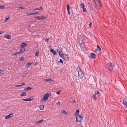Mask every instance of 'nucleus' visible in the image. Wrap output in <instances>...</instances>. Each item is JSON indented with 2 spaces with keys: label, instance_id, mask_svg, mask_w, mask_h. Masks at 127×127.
Segmentation results:
<instances>
[{
  "label": "nucleus",
  "instance_id": "f257e3e1",
  "mask_svg": "<svg viewBox=\"0 0 127 127\" xmlns=\"http://www.w3.org/2000/svg\"><path fill=\"white\" fill-rule=\"evenodd\" d=\"M83 117H82L80 115H77L76 118V121L78 122H80L83 119Z\"/></svg>",
  "mask_w": 127,
  "mask_h": 127
},
{
  "label": "nucleus",
  "instance_id": "f03ea898",
  "mask_svg": "<svg viewBox=\"0 0 127 127\" xmlns=\"http://www.w3.org/2000/svg\"><path fill=\"white\" fill-rule=\"evenodd\" d=\"M100 95L99 92L97 91L96 93L94 94L93 95V98L96 101L97 99V97L98 96H99Z\"/></svg>",
  "mask_w": 127,
  "mask_h": 127
},
{
  "label": "nucleus",
  "instance_id": "7ed1b4c3",
  "mask_svg": "<svg viewBox=\"0 0 127 127\" xmlns=\"http://www.w3.org/2000/svg\"><path fill=\"white\" fill-rule=\"evenodd\" d=\"M49 97V95L48 93L45 94L43 96V98L41 99V101H42L43 100L45 101H46L48 98Z\"/></svg>",
  "mask_w": 127,
  "mask_h": 127
},
{
  "label": "nucleus",
  "instance_id": "20e7f679",
  "mask_svg": "<svg viewBox=\"0 0 127 127\" xmlns=\"http://www.w3.org/2000/svg\"><path fill=\"white\" fill-rule=\"evenodd\" d=\"M115 65V63L113 62L112 63L109 64L108 65L109 66V71H110L111 69H113V67Z\"/></svg>",
  "mask_w": 127,
  "mask_h": 127
},
{
  "label": "nucleus",
  "instance_id": "39448f33",
  "mask_svg": "<svg viewBox=\"0 0 127 127\" xmlns=\"http://www.w3.org/2000/svg\"><path fill=\"white\" fill-rule=\"evenodd\" d=\"M78 74L79 77L81 79H82L84 76V73L82 72V71L79 72Z\"/></svg>",
  "mask_w": 127,
  "mask_h": 127
},
{
  "label": "nucleus",
  "instance_id": "423d86ee",
  "mask_svg": "<svg viewBox=\"0 0 127 127\" xmlns=\"http://www.w3.org/2000/svg\"><path fill=\"white\" fill-rule=\"evenodd\" d=\"M13 113H11V114H10L8 115L5 116V119H7L9 118H10L11 117H13Z\"/></svg>",
  "mask_w": 127,
  "mask_h": 127
},
{
  "label": "nucleus",
  "instance_id": "0eeeda50",
  "mask_svg": "<svg viewBox=\"0 0 127 127\" xmlns=\"http://www.w3.org/2000/svg\"><path fill=\"white\" fill-rule=\"evenodd\" d=\"M25 51V48L23 46H21V48L20 49L19 52H20V53H21Z\"/></svg>",
  "mask_w": 127,
  "mask_h": 127
},
{
  "label": "nucleus",
  "instance_id": "6e6552de",
  "mask_svg": "<svg viewBox=\"0 0 127 127\" xmlns=\"http://www.w3.org/2000/svg\"><path fill=\"white\" fill-rule=\"evenodd\" d=\"M90 56L91 58L94 59L96 57V55L93 53L91 54Z\"/></svg>",
  "mask_w": 127,
  "mask_h": 127
},
{
  "label": "nucleus",
  "instance_id": "1a4fd4ad",
  "mask_svg": "<svg viewBox=\"0 0 127 127\" xmlns=\"http://www.w3.org/2000/svg\"><path fill=\"white\" fill-rule=\"evenodd\" d=\"M62 49L61 48V47H58L57 49V50L58 52H59V55H60V52H61V51H62Z\"/></svg>",
  "mask_w": 127,
  "mask_h": 127
},
{
  "label": "nucleus",
  "instance_id": "9d476101",
  "mask_svg": "<svg viewBox=\"0 0 127 127\" xmlns=\"http://www.w3.org/2000/svg\"><path fill=\"white\" fill-rule=\"evenodd\" d=\"M127 98H125L124 99L123 101V104L124 105H125L126 106H127Z\"/></svg>",
  "mask_w": 127,
  "mask_h": 127
},
{
  "label": "nucleus",
  "instance_id": "9b49d317",
  "mask_svg": "<svg viewBox=\"0 0 127 127\" xmlns=\"http://www.w3.org/2000/svg\"><path fill=\"white\" fill-rule=\"evenodd\" d=\"M4 37L6 38L7 39H11V36L8 34H6L5 35Z\"/></svg>",
  "mask_w": 127,
  "mask_h": 127
},
{
  "label": "nucleus",
  "instance_id": "f8f14e48",
  "mask_svg": "<svg viewBox=\"0 0 127 127\" xmlns=\"http://www.w3.org/2000/svg\"><path fill=\"white\" fill-rule=\"evenodd\" d=\"M67 12L68 13L69 15H70V10H69V9H70V7L69 5L68 4L67 5Z\"/></svg>",
  "mask_w": 127,
  "mask_h": 127
},
{
  "label": "nucleus",
  "instance_id": "ddd939ff",
  "mask_svg": "<svg viewBox=\"0 0 127 127\" xmlns=\"http://www.w3.org/2000/svg\"><path fill=\"white\" fill-rule=\"evenodd\" d=\"M68 55H65V56H64V58H62L64 60H68Z\"/></svg>",
  "mask_w": 127,
  "mask_h": 127
},
{
  "label": "nucleus",
  "instance_id": "4468645a",
  "mask_svg": "<svg viewBox=\"0 0 127 127\" xmlns=\"http://www.w3.org/2000/svg\"><path fill=\"white\" fill-rule=\"evenodd\" d=\"M60 56L62 57V58H64V56L65 54L63 53L62 51H61L60 52Z\"/></svg>",
  "mask_w": 127,
  "mask_h": 127
},
{
  "label": "nucleus",
  "instance_id": "2eb2a0df",
  "mask_svg": "<svg viewBox=\"0 0 127 127\" xmlns=\"http://www.w3.org/2000/svg\"><path fill=\"white\" fill-rule=\"evenodd\" d=\"M32 100V99H31V97L30 98H29L28 99H24V98L22 99V100H23L24 101H30Z\"/></svg>",
  "mask_w": 127,
  "mask_h": 127
},
{
  "label": "nucleus",
  "instance_id": "dca6fc26",
  "mask_svg": "<svg viewBox=\"0 0 127 127\" xmlns=\"http://www.w3.org/2000/svg\"><path fill=\"white\" fill-rule=\"evenodd\" d=\"M50 52L53 53V55H55L57 53V52L55 51H54L53 49L52 48L50 49Z\"/></svg>",
  "mask_w": 127,
  "mask_h": 127
},
{
  "label": "nucleus",
  "instance_id": "f3484780",
  "mask_svg": "<svg viewBox=\"0 0 127 127\" xmlns=\"http://www.w3.org/2000/svg\"><path fill=\"white\" fill-rule=\"evenodd\" d=\"M76 70L78 72V73H79V72L82 71L80 69L79 66L78 65V66L76 68Z\"/></svg>",
  "mask_w": 127,
  "mask_h": 127
},
{
  "label": "nucleus",
  "instance_id": "a211bd4d",
  "mask_svg": "<svg viewBox=\"0 0 127 127\" xmlns=\"http://www.w3.org/2000/svg\"><path fill=\"white\" fill-rule=\"evenodd\" d=\"M27 94L26 92H24L23 93H21L20 96H25Z\"/></svg>",
  "mask_w": 127,
  "mask_h": 127
},
{
  "label": "nucleus",
  "instance_id": "6ab92c4d",
  "mask_svg": "<svg viewBox=\"0 0 127 127\" xmlns=\"http://www.w3.org/2000/svg\"><path fill=\"white\" fill-rule=\"evenodd\" d=\"M97 49H96L95 51V53H96V51H100L101 50V49L99 46L97 45Z\"/></svg>",
  "mask_w": 127,
  "mask_h": 127
},
{
  "label": "nucleus",
  "instance_id": "aec40b11",
  "mask_svg": "<svg viewBox=\"0 0 127 127\" xmlns=\"http://www.w3.org/2000/svg\"><path fill=\"white\" fill-rule=\"evenodd\" d=\"M31 89H32V88L31 87H29L27 88H25L24 90L25 91H27V90H29Z\"/></svg>",
  "mask_w": 127,
  "mask_h": 127
},
{
  "label": "nucleus",
  "instance_id": "412c9836",
  "mask_svg": "<svg viewBox=\"0 0 127 127\" xmlns=\"http://www.w3.org/2000/svg\"><path fill=\"white\" fill-rule=\"evenodd\" d=\"M44 121V120L42 119L39 121H38L35 122V123L37 124H39L43 122Z\"/></svg>",
  "mask_w": 127,
  "mask_h": 127
},
{
  "label": "nucleus",
  "instance_id": "4be33fe9",
  "mask_svg": "<svg viewBox=\"0 0 127 127\" xmlns=\"http://www.w3.org/2000/svg\"><path fill=\"white\" fill-rule=\"evenodd\" d=\"M35 19V20L38 19V20H39L40 19H41V16H36L35 17H34Z\"/></svg>",
  "mask_w": 127,
  "mask_h": 127
},
{
  "label": "nucleus",
  "instance_id": "5701e85b",
  "mask_svg": "<svg viewBox=\"0 0 127 127\" xmlns=\"http://www.w3.org/2000/svg\"><path fill=\"white\" fill-rule=\"evenodd\" d=\"M32 63V62H30L27 64H26V66L27 67L29 66V65L31 64Z\"/></svg>",
  "mask_w": 127,
  "mask_h": 127
},
{
  "label": "nucleus",
  "instance_id": "b1692460",
  "mask_svg": "<svg viewBox=\"0 0 127 127\" xmlns=\"http://www.w3.org/2000/svg\"><path fill=\"white\" fill-rule=\"evenodd\" d=\"M44 106L42 105H40L39 106V108L40 110H43L44 108Z\"/></svg>",
  "mask_w": 127,
  "mask_h": 127
},
{
  "label": "nucleus",
  "instance_id": "393cba45",
  "mask_svg": "<svg viewBox=\"0 0 127 127\" xmlns=\"http://www.w3.org/2000/svg\"><path fill=\"white\" fill-rule=\"evenodd\" d=\"M52 80V78H49L48 79H45L44 81H51Z\"/></svg>",
  "mask_w": 127,
  "mask_h": 127
},
{
  "label": "nucleus",
  "instance_id": "a878e982",
  "mask_svg": "<svg viewBox=\"0 0 127 127\" xmlns=\"http://www.w3.org/2000/svg\"><path fill=\"white\" fill-rule=\"evenodd\" d=\"M23 46V47H26L27 46V45L25 43H22V45L21 46Z\"/></svg>",
  "mask_w": 127,
  "mask_h": 127
},
{
  "label": "nucleus",
  "instance_id": "bb28decb",
  "mask_svg": "<svg viewBox=\"0 0 127 127\" xmlns=\"http://www.w3.org/2000/svg\"><path fill=\"white\" fill-rule=\"evenodd\" d=\"M81 7V8H82L85 7L84 6V5L83 3H81L80 4Z\"/></svg>",
  "mask_w": 127,
  "mask_h": 127
},
{
  "label": "nucleus",
  "instance_id": "cd10ccee",
  "mask_svg": "<svg viewBox=\"0 0 127 127\" xmlns=\"http://www.w3.org/2000/svg\"><path fill=\"white\" fill-rule=\"evenodd\" d=\"M62 113L64 114H68V113L67 112L63 110L62 112Z\"/></svg>",
  "mask_w": 127,
  "mask_h": 127
},
{
  "label": "nucleus",
  "instance_id": "c85d7f7f",
  "mask_svg": "<svg viewBox=\"0 0 127 127\" xmlns=\"http://www.w3.org/2000/svg\"><path fill=\"white\" fill-rule=\"evenodd\" d=\"M94 4H95V5H94L95 6V8H96V9H97V7H98V6H97V4H96V2L95 1V0H94Z\"/></svg>",
  "mask_w": 127,
  "mask_h": 127
},
{
  "label": "nucleus",
  "instance_id": "c756f323",
  "mask_svg": "<svg viewBox=\"0 0 127 127\" xmlns=\"http://www.w3.org/2000/svg\"><path fill=\"white\" fill-rule=\"evenodd\" d=\"M0 73L1 74H4V70H0Z\"/></svg>",
  "mask_w": 127,
  "mask_h": 127
},
{
  "label": "nucleus",
  "instance_id": "7c9ffc66",
  "mask_svg": "<svg viewBox=\"0 0 127 127\" xmlns=\"http://www.w3.org/2000/svg\"><path fill=\"white\" fill-rule=\"evenodd\" d=\"M39 53L38 51L37 52L35 53V55L37 57H38L39 56Z\"/></svg>",
  "mask_w": 127,
  "mask_h": 127
},
{
  "label": "nucleus",
  "instance_id": "2f4dec72",
  "mask_svg": "<svg viewBox=\"0 0 127 127\" xmlns=\"http://www.w3.org/2000/svg\"><path fill=\"white\" fill-rule=\"evenodd\" d=\"M25 60V58H24V57H21V58L20 59H19V60L20 61H23L24 60Z\"/></svg>",
  "mask_w": 127,
  "mask_h": 127
},
{
  "label": "nucleus",
  "instance_id": "473e14b6",
  "mask_svg": "<svg viewBox=\"0 0 127 127\" xmlns=\"http://www.w3.org/2000/svg\"><path fill=\"white\" fill-rule=\"evenodd\" d=\"M20 54V52H16V53H14L12 55V56H13L14 55H15L18 54Z\"/></svg>",
  "mask_w": 127,
  "mask_h": 127
},
{
  "label": "nucleus",
  "instance_id": "72a5a7b5",
  "mask_svg": "<svg viewBox=\"0 0 127 127\" xmlns=\"http://www.w3.org/2000/svg\"><path fill=\"white\" fill-rule=\"evenodd\" d=\"M5 8V6L4 5H1L0 6V9H3Z\"/></svg>",
  "mask_w": 127,
  "mask_h": 127
},
{
  "label": "nucleus",
  "instance_id": "f704fd0d",
  "mask_svg": "<svg viewBox=\"0 0 127 127\" xmlns=\"http://www.w3.org/2000/svg\"><path fill=\"white\" fill-rule=\"evenodd\" d=\"M79 110L78 109L76 111V113H75V115H77L78 114V113L79 112Z\"/></svg>",
  "mask_w": 127,
  "mask_h": 127
},
{
  "label": "nucleus",
  "instance_id": "c9c22d12",
  "mask_svg": "<svg viewBox=\"0 0 127 127\" xmlns=\"http://www.w3.org/2000/svg\"><path fill=\"white\" fill-rule=\"evenodd\" d=\"M9 17H8V18H6L4 20V21L5 22H6L7 21V20H8L9 19Z\"/></svg>",
  "mask_w": 127,
  "mask_h": 127
},
{
  "label": "nucleus",
  "instance_id": "e433bc0d",
  "mask_svg": "<svg viewBox=\"0 0 127 127\" xmlns=\"http://www.w3.org/2000/svg\"><path fill=\"white\" fill-rule=\"evenodd\" d=\"M37 10H42L43 9V8L42 7H40L37 8Z\"/></svg>",
  "mask_w": 127,
  "mask_h": 127
},
{
  "label": "nucleus",
  "instance_id": "4c0bfd02",
  "mask_svg": "<svg viewBox=\"0 0 127 127\" xmlns=\"http://www.w3.org/2000/svg\"><path fill=\"white\" fill-rule=\"evenodd\" d=\"M83 8V11L84 12H87V10L86 9V8L85 7H84V8Z\"/></svg>",
  "mask_w": 127,
  "mask_h": 127
},
{
  "label": "nucleus",
  "instance_id": "58836bf2",
  "mask_svg": "<svg viewBox=\"0 0 127 127\" xmlns=\"http://www.w3.org/2000/svg\"><path fill=\"white\" fill-rule=\"evenodd\" d=\"M58 62L59 63H62V64H63V60H62L60 59V61H58Z\"/></svg>",
  "mask_w": 127,
  "mask_h": 127
},
{
  "label": "nucleus",
  "instance_id": "ea45409f",
  "mask_svg": "<svg viewBox=\"0 0 127 127\" xmlns=\"http://www.w3.org/2000/svg\"><path fill=\"white\" fill-rule=\"evenodd\" d=\"M35 14H37L38 15H39V13L38 12H36L35 13H33V15H35Z\"/></svg>",
  "mask_w": 127,
  "mask_h": 127
},
{
  "label": "nucleus",
  "instance_id": "a19ab883",
  "mask_svg": "<svg viewBox=\"0 0 127 127\" xmlns=\"http://www.w3.org/2000/svg\"><path fill=\"white\" fill-rule=\"evenodd\" d=\"M19 8H20V9H24L25 8V7H19Z\"/></svg>",
  "mask_w": 127,
  "mask_h": 127
},
{
  "label": "nucleus",
  "instance_id": "79ce46f5",
  "mask_svg": "<svg viewBox=\"0 0 127 127\" xmlns=\"http://www.w3.org/2000/svg\"><path fill=\"white\" fill-rule=\"evenodd\" d=\"M41 19H45V17L44 16H41Z\"/></svg>",
  "mask_w": 127,
  "mask_h": 127
},
{
  "label": "nucleus",
  "instance_id": "37998d69",
  "mask_svg": "<svg viewBox=\"0 0 127 127\" xmlns=\"http://www.w3.org/2000/svg\"><path fill=\"white\" fill-rule=\"evenodd\" d=\"M15 86L17 87L21 86V85H16Z\"/></svg>",
  "mask_w": 127,
  "mask_h": 127
},
{
  "label": "nucleus",
  "instance_id": "c03bdc74",
  "mask_svg": "<svg viewBox=\"0 0 127 127\" xmlns=\"http://www.w3.org/2000/svg\"><path fill=\"white\" fill-rule=\"evenodd\" d=\"M57 105H60L61 104L60 102L59 101V102L57 103Z\"/></svg>",
  "mask_w": 127,
  "mask_h": 127
},
{
  "label": "nucleus",
  "instance_id": "a18cd8bd",
  "mask_svg": "<svg viewBox=\"0 0 127 127\" xmlns=\"http://www.w3.org/2000/svg\"><path fill=\"white\" fill-rule=\"evenodd\" d=\"M27 14L29 15H33V13H27Z\"/></svg>",
  "mask_w": 127,
  "mask_h": 127
},
{
  "label": "nucleus",
  "instance_id": "49530a36",
  "mask_svg": "<svg viewBox=\"0 0 127 127\" xmlns=\"http://www.w3.org/2000/svg\"><path fill=\"white\" fill-rule=\"evenodd\" d=\"M60 91H59L58 92H57V94H60Z\"/></svg>",
  "mask_w": 127,
  "mask_h": 127
},
{
  "label": "nucleus",
  "instance_id": "de8ad7c7",
  "mask_svg": "<svg viewBox=\"0 0 127 127\" xmlns=\"http://www.w3.org/2000/svg\"><path fill=\"white\" fill-rule=\"evenodd\" d=\"M125 110L127 112V106H126L125 108Z\"/></svg>",
  "mask_w": 127,
  "mask_h": 127
},
{
  "label": "nucleus",
  "instance_id": "09e8293b",
  "mask_svg": "<svg viewBox=\"0 0 127 127\" xmlns=\"http://www.w3.org/2000/svg\"><path fill=\"white\" fill-rule=\"evenodd\" d=\"M3 31H1L0 32V34L3 33Z\"/></svg>",
  "mask_w": 127,
  "mask_h": 127
},
{
  "label": "nucleus",
  "instance_id": "8fccbe9b",
  "mask_svg": "<svg viewBox=\"0 0 127 127\" xmlns=\"http://www.w3.org/2000/svg\"><path fill=\"white\" fill-rule=\"evenodd\" d=\"M25 83H22L20 85L21 86H22L23 85H25Z\"/></svg>",
  "mask_w": 127,
  "mask_h": 127
},
{
  "label": "nucleus",
  "instance_id": "3c124183",
  "mask_svg": "<svg viewBox=\"0 0 127 127\" xmlns=\"http://www.w3.org/2000/svg\"><path fill=\"white\" fill-rule=\"evenodd\" d=\"M25 83H22L20 85L21 86H22L23 85H25Z\"/></svg>",
  "mask_w": 127,
  "mask_h": 127
},
{
  "label": "nucleus",
  "instance_id": "603ef678",
  "mask_svg": "<svg viewBox=\"0 0 127 127\" xmlns=\"http://www.w3.org/2000/svg\"><path fill=\"white\" fill-rule=\"evenodd\" d=\"M31 25H29L28 26V28H31Z\"/></svg>",
  "mask_w": 127,
  "mask_h": 127
},
{
  "label": "nucleus",
  "instance_id": "864d4df0",
  "mask_svg": "<svg viewBox=\"0 0 127 127\" xmlns=\"http://www.w3.org/2000/svg\"><path fill=\"white\" fill-rule=\"evenodd\" d=\"M99 6L100 7H101V5L100 4V2H100V1H99Z\"/></svg>",
  "mask_w": 127,
  "mask_h": 127
},
{
  "label": "nucleus",
  "instance_id": "5fc2aeb1",
  "mask_svg": "<svg viewBox=\"0 0 127 127\" xmlns=\"http://www.w3.org/2000/svg\"><path fill=\"white\" fill-rule=\"evenodd\" d=\"M49 38H47L46 39V41L48 42V40H49Z\"/></svg>",
  "mask_w": 127,
  "mask_h": 127
},
{
  "label": "nucleus",
  "instance_id": "6e6d98bb",
  "mask_svg": "<svg viewBox=\"0 0 127 127\" xmlns=\"http://www.w3.org/2000/svg\"><path fill=\"white\" fill-rule=\"evenodd\" d=\"M48 94V95H49V97L50 95H51V93H50Z\"/></svg>",
  "mask_w": 127,
  "mask_h": 127
},
{
  "label": "nucleus",
  "instance_id": "4d7b16f0",
  "mask_svg": "<svg viewBox=\"0 0 127 127\" xmlns=\"http://www.w3.org/2000/svg\"><path fill=\"white\" fill-rule=\"evenodd\" d=\"M72 102H75V101L74 100H72Z\"/></svg>",
  "mask_w": 127,
  "mask_h": 127
},
{
  "label": "nucleus",
  "instance_id": "13d9d810",
  "mask_svg": "<svg viewBox=\"0 0 127 127\" xmlns=\"http://www.w3.org/2000/svg\"><path fill=\"white\" fill-rule=\"evenodd\" d=\"M92 24V23H90L89 24V26H91Z\"/></svg>",
  "mask_w": 127,
  "mask_h": 127
},
{
  "label": "nucleus",
  "instance_id": "bf43d9fd",
  "mask_svg": "<svg viewBox=\"0 0 127 127\" xmlns=\"http://www.w3.org/2000/svg\"><path fill=\"white\" fill-rule=\"evenodd\" d=\"M91 10H93V8H92V7H91Z\"/></svg>",
  "mask_w": 127,
  "mask_h": 127
},
{
  "label": "nucleus",
  "instance_id": "052dcab7",
  "mask_svg": "<svg viewBox=\"0 0 127 127\" xmlns=\"http://www.w3.org/2000/svg\"><path fill=\"white\" fill-rule=\"evenodd\" d=\"M37 8H35L34 9V11H35L36 10H37Z\"/></svg>",
  "mask_w": 127,
  "mask_h": 127
},
{
  "label": "nucleus",
  "instance_id": "680f3d73",
  "mask_svg": "<svg viewBox=\"0 0 127 127\" xmlns=\"http://www.w3.org/2000/svg\"><path fill=\"white\" fill-rule=\"evenodd\" d=\"M49 47H50V48L51 47V46H49Z\"/></svg>",
  "mask_w": 127,
  "mask_h": 127
}]
</instances>
